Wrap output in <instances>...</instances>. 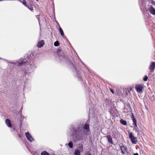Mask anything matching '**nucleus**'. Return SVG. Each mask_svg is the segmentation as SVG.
<instances>
[{
  "label": "nucleus",
  "mask_w": 155,
  "mask_h": 155,
  "mask_svg": "<svg viewBox=\"0 0 155 155\" xmlns=\"http://www.w3.org/2000/svg\"><path fill=\"white\" fill-rule=\"evenodd\" d=\"M132 120L133 123V124L136 127H137V123H136V122H137L136 119L135 118L133 114H132Z\"/></svg>",
  "instance_id": "obj_14"
},
{
  "label": "nucleus",
  "mask_w": 155,
  "mask_h": 155,
  "mask_svg": "<svg viewBox=\"0 0 155 155\" xmlns=\"http://www.w3.org/2000/svg\"><path fill=\"white\" fill-rule=\"evenodd\" d=\"M13 130H14V128H13Z\"/></svg>",
  "instance_id": "obj_31"
},
{
  "label": "nucleus",
  "mask_w": 155,
  "mask_h": 155,
  "mask_svg": "<svg viewBox=\"0 0 155 155\" xmlns=\"http://www.w3.org/2000/svg\"><path fill=\"white\" fill-rule=\"evenodd\" d=\"M41 155H50V154L47 151H44L41 153Z\"/></svg>",
  "instance_id": "obj_19"
},
{
  "label": "nucleus",
  "mask_w": 155,
  "mask_h": 155,
  "mask_svg": "<svg viewBox=\"0 0 155 155\" xmlns=\"http://www.w3.org/2000/svg\"><path fill=\"white\" fill-rule=\"evenodd\" d=\"M59 32L60 33L61 35L62 36L64 37V32H63L62 28L61 27H60L59 28Z\"/></svg>",
  "instance_id": "obj_18"
},
{
  "label": "nucleus",
  "mask_w": 155,
  "mask_h": 155,
  "mask_svg": "<svg viewBox=\"0 0 155 155\" xmlns=\"http://www.w3.org/2000/svg\"><path fill=\"white\" fill-rule=\"evenodd\" d=\"M135 88L138 93H140L142 92L143 87L140 84H138L135 86Z\"/></svg>",
  "instance_id": "obj_6"
},
{
  "label": "nucleus",
  "mask_w": 155,
  "mask_h": 155,
  "mask_svg": "<svg viewBox=\"0 0 155 155\" xmlns=\"http://www.w3.org/2000/svg\"><path fill=\"white\" fill-rule=\"evenodd\" d=\"M74 154V155H81L80 151L77 149L75 150Z\"/></svg>",
  "instance_id": "obj_16"
},
{
  "label": "nucleus",
  "mask_w": 155,
  "mask_h": 155,
  "mask_svg": "<svg viewBox=\"0 0 155 155\" xmlns=\"http://www.w3.org/2000/svg\"><path fill=\"white\" fill-rule=\"evenodd\" d=\"M85 155H91V154L89 151H87Z\"/></svg>",
  "instance_id": "obj_24"
},
{
  "label": "nucleus",
  "mask_w": 155,
  "mask_h": 155,
  "mask_svg": "<svg viewBox=\"0 0 155 155\" xmlns=\"http://www.w3.org/2000/svg\"><path fill=\"white\" fill-rule=\"evenodd\" d=\"M25 135L28 140L31 142L34 141V139L32 137L31 134L28 132L25 133Z\"/></svg>",
  "instance_id": "obj_7"
},
{
  "label": "nucleus",
  "mask_w": 155,
  "mask_h": 155,
  "mask_svg": "<svg viewBox=\"0 0 155 155\" xmlns=\"http://www.w3.org/2000/svg\"><path fill=\"white\" fill-rule=\"evenodd\" d=\"M150 13L155 15V10H149Z\"/></svg>",
  "instance_id": "obj_22"
},
{
  "label": "nucleus",
  "mask_w": 155,
  "mask_h": 155,
  "mask_svg": "<svg viewBox=\"0 0 155 155\" xmlns=\"http://www.w3.org/2000/svg\"><path fill=\"white\" fill-rule=\"evenodd\" d=\"M155 68V62H150V66L149 67V69L150 72L154 70Z\"/></svg>",
  "instance_id": "obj_8"
},
{
  "label": "nucleus",
  "mask_w": 155,
  "mask_h": 155,
  "mask_svg": "<svg viewBox=\"0 0 155 155\" xmlns=\"http://www.w3.org/2000/svg\"><path fill=\"white\" fill-rule=\"evenodd\" d=\"M38 15H36V17L38 18V21H39V20H40L39 18L38 17Z\"/></svg>",
  "instance_id": "obj_26"
},
{
  "label": "nucleus",
  "mask_w": 155,
  "mask_h": 155,
  "mask_svg": "<svg viewBox=\"0 0 155 155\" xmlns=\"http://www.w3.org/2000/svg\"><path fill=\"white\" fill-rule=\"evenodd\" d=\"M109 90H110V92H111L112 94H114V91H113V90L112 89H111V88H109Z\"/></svg>",
  "instance_id": "obj_25"
},
{
  "label": "nucleus",
  "mask_w": 155,
  "mask_h": 155,
  "mask_svg": "<svg viewBox=\"0 0 155 155\" xmlns=\"http://www.w3.org/2000/svg\"><path fill=\"white\" fill-rule=\"evenodd\" d=\"M89 120H88L85 123L83 127V129L79 127H71V130H73L71 137L73 142H75L78 140H81L84 136H89L90 134Z\"/></svg>",
  "instance_id": "obj_2"
},
{
  "label": "nucleus",
  "mask_w": 155,
  "mask_h": 155,
  "mask_svg": "<svg viewBox=\"0 0 155 155\" xmlns=\"http://www.w3.org/2000/svg\"><path fill=\"white\" fill-rule=\"evenodd\" d=\"M120 122L121 123V124H122L123 125H126L127 124V122L125 120L122 119H121L120 120Z\"/></svg>",
  "instance_id": "obj_17"
},
{
  "label": "nucleus",
  "mask_w": 155,
  "mask_h": 155,
  "mask_svg": "<svg viewBox=\"0 0 155 155\" xmlns=\"http://www.w3.org/2000/svg\"><path fill=\"white\" fill-rule=\"evenodd\" d=\"M6 124L7 126L9 127H12L10 120L8 119H6L5 120Z\"/></svg>",
  "instance_id": "obj_11"
},
{
  "label": "nucleus",
  "mask_w": 155,
  "mask_h": 155,
  "mask_svg": "<svg viewBox=\"0 0 155 155\" xmlns=\"http://www.w3.org/2000/svg\"><path fill=\"white\" fill-rule=\"evenodd\" d=\"M149 10H155V2L152 0L148 5Z\"/></svg>",
  "instance_id": "obj_5"
},
{
  "label": "nucleus",
  "mask_w": 155,
  "mask_h": 155,
  "mask_svg": "<svg viewBox=\"0 0 155 155\" xmlns=\"http://www.w3.org/2000/svg\"><path fill=\"white\" fill-rule=\"evenodd\" d=\"M44 41L43 40H41L39 41L37 44V47L39 48L42 47L44 45Z\"/></svg>",
  "instance_id": "obj_10"
},
{
  "label": "nucleus",
  "mask_w": 155,
  "mask_h": 155,
  "mask_svg": "<svg viewBox=\"0 0 155 155\" xmlns=\"http://www.w3.org/2000/svg\"><path fill=\"white\" fill-rule=\"evenodd\" d=\"M26 0H19V1L20 2L22 3L25 6L28 7V8L30 10H31V8H30L28 6L27 4H26ZM32 10H33L32 9Z\"/></svg>",
  "instance_id": "obj_15"
},
{
  "label": "nucleus",
  "mask_w": 155,
  "mask_h": 155,
  "mask_svg": "<svg viewBox=\"0 0 155 155\" xmlns=\"http://www.w3.org/2000/svg\"><path fill=\"white\" fill-rule=\"evenodd\" d=\"M36 1H37V2H38V0H35Z\"/></svg>",
  "instance_id": "obj_30"
},
{
  "label": "nucleus",
  "mask_w": 155,
  "mask_h": 155,
  "mask_svg": "<svg viewBox=\"0 0 155 155\" xmlns=\"http://www.w3.org/2000/svg\"><path fill=\"white\" fill-rule=\"evenodd\" d=\"M129 137L133 144H135L137 143V137L134 136L133 132H129Z\"/></svg>",
  "instance_id": "obj_4"
},
{
  "label": "nucleus",
  "mask_w": 155,
  "mask_h": 155,
  "mask_svg": "<svg viewBox=\"0 0 155 155\" xmlns=\"http://www.w3.org/2000/svg\"><path fill=\"white\" fill-rule=\"evenodd\" d=\"M120 149L121 150V152L122 153L124 154L125 152L127 150V148L123 146H121L120 147Z\"/></svg>",
  "instance_id": "obj_12"
},
{
  "label": "nucleus",
  "mask_w": 155,
  "mask_h": 155,
  "mask_svg": "<svg viewBox=\"0 0 155 155\" xmlns=\"http://www.w3.org/2000/svg\"><path fill=\"white\" fill-rule=\"evenodd\" d=\"M106 137L107 138L108 142L110 143L111 144L113 143V140L111 136L110 135H108L106 136Z\"/></svg>",
  "instance_id": "obj_13"
},
{
  "label": "nucleus",
  "mask_w": 155,
  "mask_h": 155,
  "mask_svg": "<svg viewBox=\"0 0 155 155\" xmlns=\"http://www.w3.org/2000/svg\"><path fill=\"white\" fill-rule=\"evenodd\" d=\"M148 77L147 75H146L144 76L143 78V80L144 81H147V80Z\"/></svg>",
  "instance_id": "obj_23"
},
{
  "label": "nucleus",
  "mask_w": 155,
  "mask_h": 155,
  "mask_svg": "<svg viewBox=\"0 0 155 155\" xmlns=\"http://www.w3.org/2000/svg\"><path fill=\"white\" fill-rule=\"evenodd\" d=\"M134 155H138V153H134Z\"/></svg>",
  "instance_id": "obj_28"
},
{
  "label": "nucleus",
  "mask_w": 155,
  "mask_h": 155,
  "mask_svg": "<svg viewBox=\"0 0 155 155\" xmlns=\"http://www.w3.org/2000/svg\"><path fill=\"white\" fill-rule=\"evenodd\" d=\"M59 45V43L58 41H55L54 43V46L56 47L58 46Z\"/></svg>",
  "instance_id": "obj_21"
},
{
  "label": "nucleus",
  "mask_w": 155,
  "mask_h": 155,
  "mask_svg": "<svg viewBox=\"0 0 155 155\" xmlns=\"http://www.w3.org/2000/svg\"><path fill=\"white\" fill-rule=\"evenodd\" d=\"M118 131L116 130L112 131V137L113 138H116L118 137Z\"/></svg>",
  "instance_id": "obj_9"
},
{
  "label": "nucleus",
  "mask_w": 155,
  "mask_h": 155,
  "mask_svg": "<svg viewBox=\"0 0 155 155\" xmlns=\"http://www.w3.org/2000/svg\"><path fill=\"white\" fill-rule=\"evenodd\" d=\"M68 145L69 147L72 148L73 147V143L71 141H70L68 143Z\"/></svg>",
  "instance_id": "obj_20"
},
{
  "label": "nucleus",
  "mask_w": 155,
  "mask_h": 155,
  "mask_svg": "<svg viewBox=\"0 0 155 155\" xmlns=\"http://www.w3.org/2000/svg\"><path fill=\"white\" fill-rule=\"evenodd\" d=\"M57 54L59 58L61 61H65L68 63L70 66H71V68H73L75 69L76 71L77 74V77L79 78H81V76L79 73V71H78L75 67L72 61L71 60L72 58L71 57H65L64 56V53L61 49L58 50L57 51Z\"/></svg>",
  "instance_id": "obj_3"
},
{
  "label": "nucleus",
  "mask_w": 155,
  "mask_h": 155,
  "mask_svg": "<svg viewBox=\"0 0 155 155\" xmlns=\"http://www.w3.org/2000/svg\"><path fill=\"white\" fill-rule=\"evenodd\" d=\"M80 148H81V150H82V151L83 150V147H80Z\"/></svg>",
  "instance_id": "obj_29"
},
{
  "label": "nucleus",
  "mask_w": 155,
  "mask_h": 155,
  "mask_svg": "<svg viewBox=\"0 0 155 155\" xmlns=\"http://www.w3.org/2000/svg\"><path fill=\"white\" fill-rule=\"evenodd\" d=\"M18 136L20 138H21V135L19 134H18Z\"/></svg>",
  "instance_id": "obj_27"
},
{
  "label": "nucleus",
  "mask_w": 155,
  "mask_h": 155,
  "mask_svg": "<svg viewBox=\"0 0 155 155\" xmlns=\"http://www.w3.org/2000/svg\"><path fill=\"white\" fill-rule=\"evenodd\" d=\"M21 62L18 63L17 65L18 66H25V70L22 71V73L24 74L23 80L25 82V86H26V83L28 81V73H31L33 72L36 68V66L35 63L31 60L30 56L28 54H25L24 56L23 59L21 60Z\"/></svg>",
  "instance_id": "obj_1"
}]
</instances>
